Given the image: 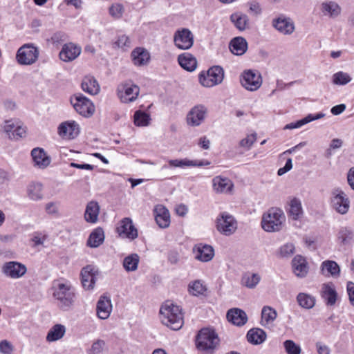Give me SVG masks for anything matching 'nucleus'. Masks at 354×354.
<instances>
[{
    "label": "nucleus",
    "mask_w": 354,
    "mask_h": 354,
    "mask_svg": "<svg viewBox=\"0 0 354 354\" xmlns=\"http://www.w3.org/2000/svg\"><path fill=\"white\" fill-rule=\"evenodd\" d=\"M124 12V6L122 4L118 3L112 4L109 9V15L115 19L122 18Z\"/></svg>",
    "instance_id": "3c124183"
},
{
    "label": "nucleus",
    "mask_w": 354,
    "mask_h": 354,
    "mask_svg": "<svg viewBox=\"0 0 354 354\" xmlns=\"http://www.w3.org/2000/svg\"><path fill=\"white\" fill-rule=\"evenodd\" d=\"M272 25L283 35H290L295 30V24L290 18L279 17L273 20Z\"/></svg>",
    "instance_id": "4be33fe9"
},
{
    "label": "nucleus",
    "mask_w": 354,
    "mask_h": 354,
    "mask_svg": "<svg viewBox=\"0 0 354 354\" xmlns=\"http://www.w3.org/2000/svg\"><path fill=\"white\" fill-rule=\"evenodd\" d=\"M66 331V326L57 324L52 326L48 330L46 339L48 342H53L61 339Z\"/></svg>",
    "instance_id": "473e14b6"
},
{
    "label": "nucleus",
    "mask_w": 354,
    "mask_h": 354,
    "mask_svg": "<svg viewBox=\"0 0 354 354\" xmlns=\"http://www.w3.org/2000/svg\"><path fill=\"white\" fill-rule=\"evenodd\" d=\"M66 39V35L62 32H57L51 37V41L53 44H59Z\"/></svg>",
    "instance_id": "680f3d73"
},
{
    "label": "nucleus",
    "mask_w": 354,
    "mask_h": 354,
    "mask_svg": "<svg viewBox=\"0 0 354 354\" xmlns=\"http://www.w3.org/2000/svg\"><path fill=\"white\" fill-rule=\"evenodd\" d=\"M322 273L325 276L337 277L339 276L340 268L338 264L334 261H325L322 263Z\"/></svg>",
    "instance_id": "e433bc0d"
},
{
    "label": "nucleus",
    "mask_w": 354,
    "mask_h": 354,
    "mask_svg": "<svg viewBox=\"0 0 354 354\" xmlns=\"http://www.w3.org/2000/svg\"><path fill=\"white\" fill-rule=\"evenodd\" d=\"M249 6V12L254 15H259L262 12L260 3L257 1H251L248 3Z\"/></svg>",
    "instance_id": "bf43d9fd"
},
{
    "label": "nucleus",
    "mask_w": 354,
    "mask_h": 354,
    "mask_svg": "<svg viewBox=\"0 0 354 354\" xmlns=\"http://www.w3.org/2000/svg\"><path fill=\"white\" fill-rule=\"evenodd\" d=\"M351 76L344 72L339 71L333 75V83L336 85H346L351 81Z\"/></svg>",
    "instance_id": "8fccbe9b"
},
{
    "label": "nucleus",
    "mask_w": 354,
    "mask_h": 354,
    "mask_svg": "<svg viewBox=\"0 0 354 354\" xmlns=\"http://www.w3.org/2000/svg\"><path fill=\"white\" fill-rule=\"evenodd\" d=\"M131 57L136 66L147 64L150 59L149 53L143 48H136L131 53Z\"/></svg>",
    "instance_id": "7c9ffc66"
},
{
    "label": "nucleus",
    "mask_w": 354,
    "mask_h": 354,
    "mask_svg": "<svg viewBox=\"0 0 354 354\" xmlns=\"http://www.w3.org/2000/svg\"><path fill=\"white\" fill-rule=\"evenodd\" d=\"M240 82L246 90L255 91L261 87L262 78L259 72L253 70H246L241 75Z\"/></svg>",
    "instance_id": "1a4fd4ad"
},
{
    "label": "nucleus",
    "mask_w": 354,
    "mask_h": 354,
    "mask_svg": "<svg viewBox=\"0 0 354 354\" xmlns=\"http://www.w3.org/2000/svg\"><path fill=\"white\" fill-rule=\"evenodd\" d=\"M117 231L120 236L133 240L138 237L137 229L130 218H124L120 223Z\"/></svg>",
    "instance_id": "f3484780"
},
{
    "label": "nucleus",
    "mask_w": 354,
    "mask_h": 354,
    "mask_svg": "<svg viewBox=\"0 0 354 354\" xmlns=\"http://www.w3.org/2000/svg\"><path fill=\"white\" fill-rule=\"evenodd\" d=\"M43 186L40 183H31L28 187V195L31 200L37 201L43 198Z\"/></svg>",
    "instance_id": "ea45409f"
},
{
    "label": "nucleus",
    "mask_w": 354,
    "mask_h": 354,
    "mask_svg": "<svg viewBox=\"0 0 354 354\" xmlns=\"http://www.w3.org/2000/svg\"><path fill=\"white\" fill-rule=\"evenodd\" d=\"M81 86L84 91L92 95L98 94L100 91V86L97 81L93 76L84 77Z\"/></svg>",
    "instance_id": "c85d7f7f"
},
{
    "label": "nucleus",
    "mask_w": 354,
    "mask_h": 354,
    "mask_svg": "<svg viewBox=\"0 0 354 354\" xmlns=\"http://www.w3.org/2000/svg\"><path fill=\"white\" fill-rule=\"evenodd\" d=\"M150 115L145 111L138 110L133 115V122L136 127H147L151 122Z\"/></svg>",
    "instance_id": "79ce46f5"
},
{
    "label": "nucleus",
    "mask_w": 354,
    "mask_h": 354,
    "mask_svg": "<svg viewBox=\"0 0 354 354\" xmlns=\"http://www.w3.org/2000/svg\"><path fill=\"white\" fill-rule=\"evenodd\" d=\"M330 203L333 208L341 214H345L350 207V200L347 195L339 188L332 191Z\"/></svg>",
    "instance_id": "9d476101"
},
{
    "label": "nucleus",
    "mask_w": 354,
    "mask_h": 354,
    "mask_svg": "<svg viewBox=\"0 0 354 354\" xmlns=\"http://www.w3.org/2000/svg\"><path fill=\"white\" fill-rule=\"evenodd\" d=\"M256 140L257 133H253L248 135L245 138H243L240 141L239 145L241 147H243L246 149H250L253 144L256 142Z\"/></svg>",
    "instance_id": "6e6d98bb"
},
{
    "label": "nucleus",
    "mask_w": 354,
    "mask_h": 354,
    "mask_svg": "<svg viewBox=\"0 0 354 354\" xmlns=\"http://www.w3.org/2000/svg\"><path fill=\"white\" fill-rule=\"evenodd\" d=\"M46 238L47 236L46 234H42L39 232H35L32 234L30 241L33 243V247H37L39 245H43L44 241L46 240Z\"/></svg>",
    "instance_id": "13d9d810"
},
{
    "label": "nucleus",
    "mask_w": 354,
    "mask_h": 354,
    "mask_svg": "<svg viewBox=\"0 0 354 354\" xmlns=\"http://www.w3.org/2000/svg\"><path fill=\"white\" fill-rule=\"evenodd\" d=\"M347 292L351 305L354 306V283L349 281L347 283Z\"/></svg>",
    "instance_id": "0e129e2a"
},
{
    "label": "nucleus",
    "mask_w": 354,
    "mask_h": 354,
    "mask_svg": "<svg viewBox=\"0 0 354 354\" xmlns=\"http://www.w3.org/2000/svg\"><path fill=\"white\" fill-rule=\"evenodd\" d=\"M26 272V266L18 261H8L2 266V272L4 275L13 279L24 277Z\"/></svg>",
    "instance_id": "4468645a"
},
{
    "label": "nucleus",
    "mask_w": 354,
    "mask_h": 354,
    "mask_svg": "<svg viewBox=\"0 0 354 354\" xmlns=\"http://www.w3.org/2000/svg\"><path fill=\"white\" fill-rule=\"evenodd\" d=\"M140 257L137 254H131L124 259L123 267L127 272L135 271L138 268Z\"/></svg>",
    "instance_id": "c03bdc74"
},
{
    "label": "nucleus",
    "mask_w": 354,
    "mask_h": 354,
    "mask_svg": "<svg viewBox=\"0 0 354 354\" xmlns=\"http://www.w3.org/2000/svg\"><path fill=\"white\" fill-rule=\"evenodd\" d=\"M31 156L35 165L39 168H46L50 163V158L41 148H35L31 151Z\"/></svg>",
    "instance_id": "cd10ccee"
},
{
    "label": "nucleus",
    "mask_w": 354,
    "mask_h": 354,
    "mask_svg": "<svg viewBox=\"0 0 354 354\" xmlns=\"http://www.w3.org/2000/svg\"><path fill=\"white\" fill-rule=\"evenodd\" d=\"M207 109L202 104L192 107L187 115V123L191 127H198L205 120Z\"/></svg>",
    "instance_id": "ddd939ff"
},
{
    "label": "nucleus",
    "mask_w": 354,
    "mask_h": 354,
    "mask_svg": "<svg viewBox=\"0 0 354 354\" xmlns=\"http://www.w3.org/2000/svg\"><path fill=\"white\" fill-rule=\"evenodd\" d=\"M229 48L232 53L241 56L247 51L248 42L245 38L242 37H236L230 41Z\"/></svg>",
    "instance_id": "a878e982"
},
{
    "label": "nucleus",
    "mask_w": 354,
    "mask_h": 354,
    "mask_svg": "<svg viewBox=\"0 0 354 354\" xmlns=\"http://www.w3.org/2000/svg\"><path fill=\"white\" fill-rule=\"evenodd\" d=\"M227 318L230 322L238 326H243L248 321L246 313L239 308L229 310L227 313Z\"/></svg>",
    "instance_id": "393cba45"
},
{
    "label": "nucleus",
    "mask_w": 354,
    "mask_h": 354,
    "mask_svg": "<svg viewBox=\"0 0 354 354\" xmlns=\"http://www.w3.org/2000/svg\"><path fill=\"white\" fill-rule=\"evenodd\" d=\"M193 251L195 254V259L202 262H208L211 261L214 256V248L207 244H197L194 248Z\"/></svg>",
    "instance_id": "a211bd4d"
},
{
    "label": "nucleus",
    "mask_w": 354,
    "mask_h": 354,
    "mask_svg": "<svg viewBox=\"0 0 354 354\" xmlns=\"http://www.w3.org/2000/svg\"><path fill=\"white\" fill-rule=\"evenodd\" d=\"M298 304L304 308L311 309L315 305V298L307 293L300 292L297 296Z\"/></svg>",
    "instance_id": "a19ab883"
},
{
    "label": "nucleus",
    "mask_w": 354,
    "mask_h": 354,
    "mask_svg": "<svg viewBox=\"0 0 354 354\" xmlns=\"http://www.w3.org/2000/svg\"><path fill=\"white\" fill-rule=\"evenodd\" d=\"M190 165H192L191 160L187 158L185 159H175V160H169L168 161V165H164L162 167V170H166L169 167H190Z\"/></svg>",
    "instance_id": "09e8293b"
},
{
    "label": "nucleus",
    "mask_w": 354,
    "mask_h": 354,
    "mask_svg": "<svg viewBox=\"0 0 354 354\" xmlns=\"http://www.w3.org/2000/svg\"><path fill=\"white\" fill-rule=\"evenodd\" d=\"M212 187L216 194H231L234 183L227 178L217 176L212 179Z\"/></svg>",
    "instance_id": "dca6fc26"
},
{
    "label": "nucleus",
    "mask_w": 354,
    "mask_h": 354,
    "mask_svg": "<svg viewBox=\"0 0 354 354\" xmlns=\"http://www.w3.org/2000/svg\"><path fill=\"white\" fill-rule=\"evenodd\" d=\"M321 9L324 16L331 18H335L341 13L340 6L336 2L332 1L323 2Z\"/></svg>",
    "instance_id": "f704fd0d"
},
{
    "label": "nucleus",
    "mask_w": 354,
    "mask_h": 354,
    "mask_svg": "<svg viewBox=\"0 0 354 354\" xmlns=\"http://www.w3.org/2000/svg\"><path fill=\"white\" fill-rule=\"evenodd\" d=\"M224 78V71L222 67L214 66L207 73L202 72L199 75L200 83L205 87H212L221 84Z\"/></svg>",
    "instance_id": "423d86ee"
},
{
    "label": "nucleus",
    "mask_w": 354,
    "mask_h": 354,
    "mask_svg": "<svg viewBox=\"0 0 354 354\" xmlns=\"http://www.w3.org/2000/svg\"><path fill=\"white\" fill-rule=\"evenodd\" d=\"M292 270L298 277H304L308 272V267L306 259L301 255H297L292 261Z\"/></svg>",
    "instance_id": "b1692460"
},
{
    "label": "nucleus",
    "mask_w": 354,
    "mask_h": 354,
    "mask_svg": "<svg viewBox=\"0 0 354 354\" xmlns=\"http://www.w3.org/2000/svg\"><path fill=\"white\" fill-rule=\"evenodd\" d=\"M283 346L287 354H300L301 347L292 340H286Z\"/></svg>",
    "instance_id": "864d4df0"
},
{
    "label": "nucleus",
    "mask_w": 354,
    "mask_h": 354,
    "mask_svg": "<svg viewBox=\"0 0 354 354\" xmlns=\"http://www.w3.org/2000/svg\"><path fill=\"white\" fill-rule=\"evenodd\" d=\"M175 46L182 50H188L194 44V35L188 28L177 30L174 35Z\"/></svg>",
    "instance_id": "9b49d317"
},
{
    "label": "nucleus",
    "mask_w": 354,
    "mask_h": 354,
    "mask_svg": "<svg viewBox=\"0 0 354 354\" xmlns=\"http://www.w3.org/2000/svg\"><path fill=\"white\" fill-rule=\"evenodd\" d=\"M286 221L283 211L272 207L263 214L261 227L268 232H279L282 230Z\"/></svg>",
    "instance_id": "7ed1b4c3"
},
{
    "label": "nucleus",
    "mask_w": 354,
    "mask_h": 354,
    "mask_svg": "<svg viewBox=\"0 0 354 354\" xmlns=\"http://www.w3.org/2000/svg\"><path fill=\"white\" fill-rule=\"evenodd\" d=\"M104 239V231L98 227L93 230L87 241V245L91 248H97L100 245Z\"/></svg>",
    "instance_id": "58836bf2"
},
{
    "label": "nucleus",
    "mask_w": 354,
    "mask_h": 354,
    "mask_svg": "<svg viewBox=\"0 0 354 354\" xmlns=\"http://www.w3.org/2000/svg\"><path fill=\"white\" fill-rule=\"evenodd\" d=\"M188 290L191 295L198 296L203 295L207 288L201 280H196L189 284Z\"/></svg>",
    "instance_id": "de8ad7c7"
},
{
    "label": "nucleus",
    "mask_w": 354,
    "mask_h": 354,
    "mask_svg": "<svg viewBox=\"0 0 354 354\" xmlns=\"http://www.w3.org/2000/svg\"><path fill=\"white\" fill-rule=\"evenodd\" d=\"M295 247L293 243H287L280 247L279 250V254L281 258H289L294 253Z\"/></svg>",
    "instance_id": "603ef678"
},
{
    "label": "nucleus",
    "mask_w": 354,
    "mask_h": 354,
    "mask_svg": "<svg viewBox=\"0 0 354 354\" xmlns=\"http://www.w3.org/2000/svg\"><path fill=\"white\" fill-rule=\"evenodd\" d=\"M97 271L92 266H87L81 271L82 283L85 290L93 288L96 281Z\"/></svg>",
    "instance_id": "aec40b11"
},
{
    "label": "nucleus",
    "mask_w": 354,
    "mask_h": 354,
    "mask_svg": "<svg viewBox=\"0 0 354 354\" xmlns=\"http://www.w3.org/2000/svg\"><path fill=\"white\" fill-rule=\"evenodd\" d=\"M304 124H306V121L305 120V118L300 120H298L295 122H291V123L286 124L283 129H297V128H300L301 127H302Z\"/></svg>",
    "instance_id": "e2e57ef3"
},
{
    "label": "nucleus",
    "mask_w": 354,
    "mask_h": 354,
    "mask_svg": "<svg viewBox=\"0 0 354 354\" xmlns=\"http://www.w3.org/2000/svg\"><path fill=\"white\" fill-rule=\"evenodd\" d=\"M81 47L73 43H68L63 46L60 53V59L65 62H71L75 59L81 53Z\"/></svg>",
    "instance_id": "6ab92c4d"
},
{
    "label": "nucleus",
    "mask_w": 354,
    "mask_h": 354,
    "mask_svg": "<svg viewBox=\"0 0 354 354\" xmlns=\"http://www.w3.org/2000/svg\"><path fill=\"white\" fill-rule=\"evenodd\" d=\"M39 54L38 48L33 44H25L18 49L16 54V60L20 65H32L38 59Z\"/></svg>",
    "instance_id": "39448f33"
},
{
    "label": "nucleus",
    "mask_w": 354,
    "mask_h": 354,
    "mask_svg": "<svg viewBox=\"0 0 354 354\" xmlns=\"http://www.w3.org/2000/svg\"><path fill=\"white\" fill-rule=\"evenodd\" d=\"M180 66L187 71H193L196 68L197 61L196 58L189 53H183L178 57Z\"/></svg>",
    "instance_id": "72a5a7b5"
},
{
    "label": "nucleus",
    "mask_w": 354,
    "mask_h": 354,
    "mask_svg": "<svg viewBox=\"0 0 354 354\" xmlns=\"http://www.w3.org/2000/svg\"><path fill=\"white\" fill-rule=\"evenodd\" d=\"M277 317V311L270 306H264L261 310V324L264 327L273 326V322Z\"/></svg>",
    "instance_id": "2f4dec72"
},
{
    "label": "nucleus",
    "mask_w": 354,
    "mask_h": 354,
    "mask_svg": "<svg viewBox=\"0 0 354 354\" xmlns=\"http://www.w3.org/2000/svg\"><path fill=\"white\" fill-rule=\"evenodd\" d=\"M155 220L161 228H167L170 224V214L169 210L162 205H157L153 209Z\"/></svg>",
    "instance_id": "412c9836"
},
{
    "label": "nucleus",
    "mask_w": 354,
    "mask_h": 354,
    "mask_svg": "<svg viewBox=\"0 0 354 354\" xmlns=\"http://www.w3.org/2000/svg\"><path fill=\"white\" fill-rule=\"evenodd\" d=\"M338 240L343 244H348L354 239V231L348 227H342L337 234Z\"/></svg>",
    "instance_id": "a18cd8bd"
},
{
    "label": "nucleus",
    "mask_w": 354,
    "mask_h": 354,
    "mask_svg": "<svg viewBox=\"0 0 354 354\" xmlns=\"http://www.w3.org/2000/svg\"><path fill=\"white\" fill-rule=\"evenodd\" d=\"M52 296L57 306L62 310H68L76 300L75 288L70 281L64 278L55 279L51 286Z\"/></svg>",
    "instance_id": "f257e3e1"
},
{
    "label": "nucleus",
    "mask_w": 354,
    "mask_h": 354,
    "mask_svg": "<svg viewBox=\"0 0 354 354\" xmlns=\"http://www.w3.org/2000/svg\"><path fill=\"white\" fill-rule=\"evenodd\" d=\"M97 315L101 319H107L111 313V299L106 296H101L97 303Z\"/></svg>",
    "instance_id": "5701e85b"
},
{
    "label": "nucleus",
    "mask_w": 354,
    "mask_h": 354,
    "mask_svg": "<svg viewBox=\"0 0 354 354\" xmlns=\"http://www.w3.org/2000/svg\"><path fill=\"white\" fill-rule=\"evenodd\" d=\"M322 297L327 306H334L336 303L337 294L333 283H324L322 288Z\"/></svg>",
    "instance_id": "bb28decb"
},
{
    "label": "nucleus",
    "mask_w": 354,
    "mask_h": 354,
    "mask_svg": "<svg viewBox=\"0 0 354 354\" xmlns=\"http://www.w3.org/2000/svg\"><path fill=\"white\" fill-rule=\"evenodd\" d=\"M347 181L349 186L354 190V167H351L347 174Z\"/></svg>",
    "instance_id": "774afa93"
},
{
    "label": "nucleus",
    "mask_w": 354,
    "mask_h": 354,
    "mask_svg": "<svg viewBox=\"0 0 354 354\" xmlns=\"http://www.w3.org/2000/svg\"><path fill=\"white\" fill-rule=\"evenodd\" d=\"M346 109V105L344 104H340L332 107L330 112L334 115L341 114Z\"/></svg>",
    "instance_id": "69168bd1"
},
{
    "label": "nucleus",
    "mask_w": 354,
    "mask_h": 354,
    "mask_svg": "<svg viewBox=\"0 0 354 354\" xmlns=\"http://www.w3.org/2000/svg\"><path fill=\"white\" fill-rule=\"evenodd\" d=\"M79 133V125L75 121L64 122L58 127V134L63 139H74L78 136Z\"/></svg>",
    "instance_id": "2eb2a0df"
},
{
    "label": "nucleus",
    "mask_w": 354,
    "mask_h": 354,
    "mask_svg": "<svg viewBox=\"0 0 354 354\" xmlns=\"http://www.w3.org/2000/svg\"><path fill=\"white\" fill-rule=\"evenodd\" d=\"M261 280V277L256 273L248 272L243 275L241 284L248 288H254Z\"/></svg>",
    "instance_id": "37998d69"
},
{
    "label": "nucleus",
    "mask_w": 354,
    "mask_h": 354,
    "mask_svg": "<svg viewBox=\"0 0 354 354\" xmlns=\"http://www.w3.org/2000/svg\"><path fill=\"white\" fill-rule=\"evenodd\" d=\"M160 319L164 325L174 330L180 329L184 323L181 309L169 301L162 305Z\"/></svg>",
    "instance_id": "f03ea898"
},
{
    "label": "nucleus",
    "mask_w": 354,
    "mask_h": 354,
    "mask_svg": "<svg viewBox=\"0 0 354 354\" xmlns=\"http://www.w3.org/2000/svg\"><path fill=\"white\" fill-rule=\"evenodd\" d=\"M105 346V342L102 339H97L94 341L91 348L87 351L88 354H100Z\"/></svg>",
    "instance_id": "5fc2aeb1"
},
{
    "label": "nucleus",
    "mask_w": 354,
    "mask_h": 354,
    "mask_svg": "<svg viewBox=\"0 0 354 354\" xmlns=\"http://www.w3.org/2000/svg\"><path fill=\"white\" fill-rule=\"evenodd\" d=\"M216 228L221 234L230 235L236 229V221L232 215L227 212H223L217 218Z\"/></svg>",
    "instance_id": "f8f14e48"
},
{
    "label": "nucleus",
    "mask_w": 354,
    "mask_h": 354,
    "mask_svg": "<svg viewBox=\"0 0 354 354\" xmlns=\"http://www.w3.org/2000/svg\"><path fill=\"white\" fill-rule=\"evenodd\" d=\"M218 337L216 333L211 329H201L196 337V346L200 351L210 353L218 344Z\"/></svg>",
    "instance_id": "20e7f679"
},
{
    "label": "nucleus",
    "mask_w": 354,
    "mask_h": 354,
    "mask_svg": "<svg viewBox=\"0 0 354 354\" xmlns=\"http://www.w3.org/2000/svg\"><path fill=\"white\" fill-rule=\"evenodd\" d=\"M113 45L118 48L125 49L131 46V41L128 36L122 35L118 37Z\"/></svg>",
    "instance_id": "4d7b16f0"
},
{
    "label": "nucleus",
    "mask_w": 354,
    "mask_h": 354,
    "mask_svg": "<svg viewBox=\"0 0 354 354\" xmlns=\"http://www.w3.org/2000/svg\"><path fill=\"white\" fill-rule=\"evenodd\" d=\"M247 339L252 344H260L266 340V333L261 328H254L248 332Z\"/></svg>",
    "instance_id": "4c0bfd02"
},
{
    "label": "nucleus",
    "mask_w": 354,
    "mask_h": 354,
    "mask_svg": "<svg viewBox=\"0 0 354 354\" xmlns=\"http://www.w3.org/2000/svg\"><path fill=\"white\" fill-rule=\"evenodd\" d=\"M100 212V206L97 202L90 201L86 207L84 218L85 220L91 223H95L97 221L98 215Z\"/></svg>",
    "instance_id": "c9c22d12"
},
{
    "label": "nucleus",
    "mask_w": 354,
    "mask_h": 354,
    "mask_svg": "<svg viewBox=\"0 0 354 354\" xmlns=\"http://www.w3.org/2000/svg\"><path fill=\"white\" fill-rule=\"evenodd\" d=\"M230 21L240 31H243L249 28V17L244 13L237 12L232 14Z\"/></svg>",
    "instance_id": "c756f323"
},
{
    "label": "nucleus",
    "mask_w": 354,
    "mask_h": 354,
    "mask_svg": "<svg viewBox=\"0 0 354 354\" xmlns=\"http://www.w3.org/2000/svg\"><path fill=\"white\" fill-rule=\"evenodd\" d=\"M71 103L75 111L82 116L90 117L95 112V106L93 102L82 94L72 97Z\"/></svg>",
    "instance_id": "0eeeda50"
},
{
    "label": "nucleus",
    "mask_w": 354,
    "mask_h": 354,
    "mask_svg": "<svg viewBox=\"0 0 354 354\" xmlns=\"http://www.w3.org/2000/svg\"><path fill=\"white\" fill-rule=\"evenodd\" d=\"M288 213L294 220L298 219L302 214V207L300 200L297 198H292L289 203Z\"/></svg>",
    "instance_id": "49530a36"
},
{
    "label": "nucleus",
    "mask_w": 354,
    "mask_h": 354,
    "mask_svg": "<svg viewBox=\"0 0 354 354\" xmlns=\"http://www.w3.org/2000/svg\"><path fill=\"white\" fill-rule=\"evenodd\" d=\"M318 354H330V348L326 345H323L319 342L316 344Z\"/></svg>",
    "instance_id": "338daca9"
},
{
    "label": "nucleus",
    "mask_w": 354,
    "mask_h": 354,
    "mask_svg": "<svg viewBox=\"0 0 354 354\" xmlns=\"http://www.w3.org/2000/svg\"><path fill=\"white\" fill-rule=\"evenodd\" d=\"M13 351L12 345L7 340L0 342V353L3 354H11Z\"/></svg>",
    "instance_id": "052dcab7"
},
{
    "label": "nucleus",
    "mask_w": 354,
    "mask_h": 354,
    "mask_svg": "<svg viewBox=\"0 0 354 354\" xmlns=\"http://www.w3.org/2000/svg\"><path fill=\"white\" fill-rule=\"evenodd\" d=\"M140 93V87L131 82L122 83L118 86L117 95L122 103L134 102Z\"/></svg>",
    "instance_id": "6e6552de"
}]
</instances>
